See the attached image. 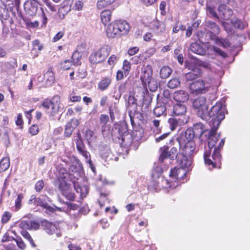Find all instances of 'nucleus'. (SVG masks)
I'll return each mask as SVG.
<instances>
[{
  "label": "nucleus",
  "mask_w": 250,
  "mask_h": 250,
  "mask_svg": "<svg viewBox=\"0 0 250 250\" xmlns=\"http://www.w3.org/2000/svg\"><path fill=\"white\" fill-rule=\"evenodd\" d=\"M160 121L159 120L154 119L152 121V125L156 128L157 131L160 132L161 128L160 127Z\"/></svg>",
  "instance_id": "obj_64"
},
{
  "label": "nucleus",
  "mask_w": 250,
  "mask_h": 250,
  "mask_svg": "<svg viewBox=\"0 0 250 250\" xmlns=\"http://www.w3.org/2000/svg\"><path fill=\"white\" fill-rule=\"evenodd\" d=\"M44 187V182L42 180L38 181L35 185V189L37 192H40Z\"/></svg>",
  "instance_id": "obj_54"
},
{
  "label": "nucleus",
  "mask_w": 250,
  "mask_h": 250,
  "mask_svg": "<svg viewBox=\"0 0 250 250\" xmlns=\"http://www.w3.org/2000/svg\"><path fill=\"white\" fill-rule=\"evenodd\" d=\"M76 148L79 154L84 157L85 162L88 163L90 167H92V163L91 160L90 154L89 152L86 150L85 145L83 142L80 133L78 134L77 138L76 140Z\"/></svg>",
  "instance_id": "obj_10"
},
{
  "label": "nucleus",
  "mask_w": 250,
  "mask_h": 250,
  "mask_svg": "<svg viewBox=\"0 0 250 250\" xmlns=\"http://www.w3.org/2000/svg\"><path fill=\"white\" fill-rule=\"evenodd\" d=\"M166 111V107L164 105H160L157 107H156L154 110L153 112L154 114L157 116L159 117L162 115H163Z\"/></svg>",
  "instance_id": "obj_45"
},
{
  "label": "nucleus",
  "mask_w": 250,
  "mask_h": 250,
  "mask_svg": "<svg viewBox=\"0 0 250 250\" xmlns=\"http://www.w3.org/2000/svg\"><path fill=\"white\" fill-rule=\"evenodd\" d=\"M212 50L216 55L220 56L224 58L227 57V54L226 52L217 47L213 46Z\"/></svg>",
  "instance_id": "obj_51"
},
{
  "label": "nucleus",
  "mask_w": 250,
  "mask_h": 250,
  "mask_svg": "<svg viewBox=\"0 0 250 250\" xmlns=\"http://www.w3.org/2000/svg\"><path fill=\"white\" fill-rule=\"evenodd\" d=\"M195 133L199 135H201L204 132L205 128L204 125L201 123H197L194 125L193 128Z\"/></svg>",
  "instance_id": "obj_39"
},
{
  "label": "nucleus",
  "mask_w": 250,
  "mask_h": 250,
  "mask_svg": "<svg viewBox=\"0 0 250 250\" xmlns=\"http://www.w3.org/2000/svg\"><path fill=\"white\" fill-rule=\"evenodd\" d=\"M64 35V33L62 31L59 32L53 38V42H56L60 40Z\"/></svg>",
  "instance_id": "obj_63"
},
{
  "label": "nucleus",
  "mask_w": 250,
  "mask_h": 250,
  "mask_svg": "<svg viewBox=\"0 0 250 250\" xmlns=\"http://www.w3.org/2000/svg\"><path fill=\"white\" fill-rule=\"evenodd\" d=\"M79 122L76 119L72 120L66 124L64 131V135L69 137L71 136L74 129L78 125Z\"/></svg>",
  "instance_id": "obj_26"
},
{
  "label": "nucleus",
  "mask_w": 250,
  "mask_h": 250,
  "mask_svg": "<svg viewBox=\"0 0 250 250\" xmlns=\"http://www.w3.org/2000/svg\"><path fill=\"white\" fill-rule=\"evenodd\" d=\"M189 169L179 167H175L171 169L168 180L169 182V188H174L177 187L179 184L185 183L187 181L186 178L187 173Z\"/></svg>",
  "instance_id": "obj_3"
},
{
  "label": "nucleus",
  "mask_w": 250,
  "mask_h": 250,
  "mask_svg": "<svg viewBox=\"0 0 250 250\" xmlns=\"http://www.w3.org/2000/svg\"><path fill=\"white\" fill-rule=\"evenodd\" d=\"M225 107L221 102H217L210 110L206 113L203 120L208 123L210 127L218 128L221 122L225 118Z\"/></svg>",
  "instance_id": "obj_2"
},
{
  "label": "nucleus",
  "mask_w": 250,
  "mask_h": 250,
  "mask_svg": "<svg viewBox=\"0 0 250 250\" xmlns=\"http://www.w3.org/2000/svg\"><path fill=\"white\" fill-rule=\"evenodd\" d=\"M172 69L168 66H163L160 70V77L161 79H165L168 78L171 74Z\"/></svg>",
  "instance_id": "obj_32"
},
{
  "label": "nucleus",
  "mask_w": 250,
  "mask_h": 250,
  "mask_svg": "<svg viewBox=\"0 0 250 250\" xmlns=\"http://www.w3.org/2000/svg\"><path fill=\"white\" fill-rule=\"evenodd\" d=\"M172 97L178 103H185L188 101L189 95L188 91L183 90L175 91L172 94Z\"/></svg>",
  "instance_id": "obj_17"
},
{
  "label": "nucleus",
  "mask_w": 250,
  "mask_h": 250,
  "mask_svg": "<svg viewBox=\"0 0 250 250\" xmlns=\"http://www.w3.org/2000/svg\"><path fill=\"white\" fill-rule=\"evenodd\" d=\"M74 188L76 191L80 194L81 198L85 197L88 193V188L86 186H81L78 181H73Z\"/></svg>",
  "instance_id": "obj_25"
},
{
  "label": "nucleus",
  "mask_w": 250,
  "mask_h": 250,
  "mask_svg": "<svg viewBox=\"0 0 250 250\" xmlns=\"http://www.w3.org/2000/svg\"><path fill=\"white\" fill-rule=\"evenodd\" d=\"M84 137L89 147H93L96 146L98 143L96 134L93 131L89 129L86 130Z\"/></svg>",
  "instance_id": "obj_18"
},
{
  "label": "nucleus",
  "mask_w": 250,
  "mask_h": 250,
  "mask_svg": "<svg viewBox=\"0 0 250 250\" xmlns=\"http://www.w3.org/2000/svg\"><path fill=\"white\" fill-rule=\"evenodd\" d=\"M192 106L196 110L198 116L203 119L206 113H207L208 106L206 98L200 96L195 99L192 102Z\"/></svg>",
  "instance_id": "obj_7"
},
{
  "label": "nucleus",
  "mask_w": 250,
  "mask_h": 250,
  "mask_svg": "<svg viewBox=\"0 0 250 250\" xmlns=\"http://www.w3.org/2000/svg\"><path fill=\"white\" fill-rule=\"evenodd\" d=\"M116 0H98L97 6L99 9H102L111 5Z\"/></svg>",
  "instance_id": "obj_36"
},
{
  "label": "nucleus",
  "mask_w": 250,
  "mask_h": 250,
  "mask_svg": "<svg viewBox=\"0 0 250 250\" xmlns=\"http://www.w3.org/2000/svg\"><path fill=\"white\" fill-rule=\"evenodd\" d=\"M188 122V118L186 117H172L168 120L169 127L171 131H174L177 128L186 124Z\"/></svg>",
  "instance_id": "obj_14"
},
{
  "label": "nucleus",
  "mask_w": 250,
  "mask_h": 250,
  "mask_svg": "<svg viewBox=\"0 0 250 250\" xmlns=\"http://www.w3.org/2000/svg\"><path fill=\"white\" fill-rule=\"evenodd\" d=\"M139 50V48L137 46L130 47L128 50V54L129 56H133L137 53Z\"/></svg>",
  "instance_id": "obj_60"
},
{
  "label": "nucleus",
  "mask_w": 250,
  "mask_h": 250,
  "mask_svg": "<svg viewBox=\"0 0 250 250\" xmlns=\"http://www.w3.org/2000/svg\"><path fill=\"white\" fill-rule=\"evenodd\" d=\"M23 198L22 194H19L18 195V197L15 200V210H18L21 207V200Z\"/></svg>",
  "instance_id": "obj_49"
},
{
  "label": "nucleus",
  "mask_w": 250,
  "mask_h": 250,
  "mask_svg": "<svg viewBox=\"0 0 250 250\" xmlns=\"http://www.w3.org/2000/svg\"><path fill=\"white\" fill-rule=\"evenodd\" d=\"M195 63L200 67H203L207 70L212 71L211 64L207 62L201 61L199 59H195Z\"/></svg>",
  "instance_id": "obj_41"
},
{
  "label": "nucleus",
  "mask_w": 250,
  "mask_h": 250,
  "mask_svg": "<svg viewBox=\"0 0 250 250\" xmlns=\"http://www.w3.org/2000/svg\"><path fill=\"white\" fill-rule=\"evenodd\" d=\"M33 48L32 51L34 50L38 49L39 51H41L42 48V45L40 42V41L38 40H36L33 42Z\"/></svg>",
  "instance_id": "obj_53"
},
{
  "label": "nucleus",
  "mask_w": 250,
  "mask_h": 250,
  "mask_svg": "<svg viewBox=\"0 0 250 250\" xmlns=\"http://www.w3.org/2000/svg\"><path fill=\"white\" fill-rule=\"evenodd\" d=\"M116 103L114 102V104L109 105V114L110 116L111 119L112 121L114 119V110H115V108H116Z\"/></svg>",
  "instance_id": "obj_56"
},
{
  "label": "nucleus",
  "mask_w": 250,
  "mask_h": 250,
  "mask_svg": "<svg viewBox=\"0 0 250 250\" xmlns=\"http://www.w3.org/2000/svg\"><path fill=\"white\" fill-rule=\"evenodd\" d=\"M59 189L61 190L62 195L69 200H74L75 199L74 194L68 188V186L64 181L61 182L59 186Z\"/></svg>",
  "instance_id": "obj_22"
},
{
  "label": "nucleus",
  "mask_w": 250,
  "mask_h": 250,
  "mask_svg": "<svg viewBox=\"0 0 250 250\" xmlns=\"http://www.w3.org/2000/svg\"><path fill=\"white\" fill-rule=\"evenodd\" d=\"M112 11L110 10H104L100 13V18L102 23L106 25L111 20Z\"/></svg>",
  "instance_id": "obj_27"
},
{
  "label": "nucleus",
  "mask_w": 250,
  "mask_h": 250,
  "mask_svg": "<svg viewBox=\"0 0 250 250\" xmlns=\"http://www.w3.org/2000/svg\"><path fill=\"white\" fill-rule=\"evenodd\" d=\"M218 10L220 16L224 20L229 19L233 14L232 9L224 4H220Z\"/></svg>",
  "instance_id": "obj_21"
},
{
  "label": "nucleus",
  "mask_w": 250,
  "mask_h": 250,
  "mask_svg": "<svg viewBox=\"0 0 250 250\" xmlns=\"http://www.w3.org/2000/svg\"><path fill=\"white\" fill-rule=\"evenodd\" d=\"M207 13L210 17H214V18H218L217 14L215 12V8L209 4L208 3L207 4Z\"/></svg>",
  "instance_id": "obj_46"
},
{
  "label": "nucleus",
  "mask_w": 250,
  "mask_h": 250,
  "mask_svg": "<svg viewBox=\"0 0 250 250\" xmlns=\"http://www.w3.org/2000/svg\"><path fill=\"white\" fill-rule=\"evenodd\" d=\"M117 62V57L115 55H111L108 60V63L110 65H114Z\"/></svg>",
  "instance_id": "obj_62"
},
{
  "label": "nucleus",
  "mask_w": 250,
  "mask_h": 250,
  "mask_svg": "<svg viewBox=\"0 0 250 250\" xmlns=\"http://www.w3.org/2000/svg\"><path fill=\"white\" fill-rule=\"evenodd\" d=\"M218 128L211 127L208 133V147H205L204 158L206 165H208L209 169L216 167L220 164L221 156L220 149L225 143V139H221L218 145L215 146L220 139V134H216Z\"/></svg>",
  "instance_id": "obj_1"
},
{
  "label": "nucleus",
  "mask_w": 250,
  "mask_h": 250,
  "mask_svg": "<svg viewBox=\"0 0 250 250\" xmlns=\"http://www.w3.org/2000/svg\"><path fill=\"white\" fill-rule=\"evenodd\" d=\"M200 74L194 73L193 72H189L186 74L185 78L187 81H192L196 79Z\"/></svg>",
  "instance_id": "obj_50"
},
{
  "label": "nucleus",
  "mask_w": 250,
  "mask_h": 250,
  "mask_svg": "<svg viewBox=\"0 0 250 250\" xmlns=\"http://www.w3.org/2000/svg\"><path fill=\"white\" fill-rule=\"evenodd\" d=\"M86 75V71L84 69L81 70L80 69H79L76 75L77 79H83L85 78Z\"/></svg>",
  "instance_id": "obj_58"
},
{
  "label": "nucleus",
  "mask_w": 250,
  "mask_h": 250,
  "mask_svg": "<svg viewBox=\"0 0 250 250\" xmlns=\"http://www.w3.org/2000/svg\"><path fill=\"white\" fill-rule=\"evenodd\" d=\"M162 172V169L160 167H156L152 172V180L149 187L153 188L157 191L160 190L161 187H164L165 184L169 186L168 180L164 179L161 176Z\"/></svg>",
  "instance_id": "obj_4"
},
{
  "label": "nucleus",
  "mask_w": 250,
  "mask_h": 250,
  "mask_svg": "<svg viewBox=\"0 0 250 250\" xmlns=\"http://www.w3.org/2000/svg\"><path fill=\"white\" fill-rule=\"evenodd\" d=\"M142 83L146 88L148 87L149 90L152 92L156 91L158 88V83L156 80L153 77L149 79L147 82H144Z\"/></svg>",
  "instance_id": "obj_30"
},
{
  "label": "nucleus",
  "mask_w": 250,
  "mask_h": 250,
  "mask_svg": "<svg viewBox=\"0 0 250 250\" xmlns=\"http://www.w3.org/2000/svg\"><path fill=\"white\" fill-rule=\"evenodd\" d=\"M12 239L15 241L20 249L23 250L25 248L26 245L20 236H17L16 238H12Z\"/></svg>",
  "instance_id": "obj_47"
},
{
  "label": "nucleus",
  "mask_w": 250,
  "mask_h": 250,
  "mask_svg": "<svg viewBox=\"0 0 250 250\" xmlns=\"http://www.w3.org/2000/svg\"><path fill=\"white\" fill-rule=\"evenodd\" d=\"M70 100L71 102H76L81 101V97L79 95H76L75 93H71L69 96Z\"/></svg>",
  "instance_id": "obj_61"
},
{
  "label": "nucleus",
  "mask_w": 250,
  "mask_h": 250,
  "mask_svg": "<svg viewBox=\"0 0 250 250\" xmlns=\"http://www.w3.org/2000/svg\"><path fill=\"white\" fill-rule=\"evenodd\" d=\"M195 134V131L192 129H188L185 131L184 134H181L179 137H183L184 139L187 141H193V139Z\"/></svg>",
  "instance_id": "obj_34"
},
{
  "label": "nucleus",
  "mask_w": 250,
  "mask_h": 250,
  "mask_svg": "<svg viewBox=\"0 0 250 250\" xmlns=\"http://www.w3.org/2000/svg\"><path fill=\"white\" fill-rule=\"evenodd\" d=\"M72 65V62L69 60H65L62 63V68L64 70H68L69 69Z\"/></svg>",
  "instance_id": "obj_59"
},
{
  "label": "nucleus",
  "mask_w": 250,
  "mask_h": 250,
  "mask_svg": "<svg viewBox=\"0 0 250 250\" xmlns=\"http://www.w3.org/2000/svg\"><path fill=\"white\" fill-rule=\"evenodd\" d=\"M44 79L47 85H51L54 82L55 77L53 72L51 70H48L44 74Z\"/></svg>",
  "instance_id": "obj_35"
},
{
  "label": "nucleus",
  "mask_w": 250,
  "mask_h": 250,
  "mask_svg": "<svg viewBox=\"0 0 250 250\" xmlns=\"http://www.w3.org/2000/svg\"><path fill=\"white\" fill-rule=\"evenodd\" d=\"M209 85L203 80L193 82L189 86L191 92L195 95L205 93L208 90Z\"/></svg>",
  "instance_id": "obj_11"
},
{
  "label": "nucleus",
  "mask_w": 250,
  "mask_h": 250,
  "mask_svg": "<svg viewBox=\"0 0 250 250\" xmlns=\"http://www.w3.org/2000/svg\"><path fill=\"white\" fill-rule=\"evenodd\" d=\"M176 142L179 146L180 153L191 156L196 153L195 143L194 141H187L183 137H178Z\"/></svg>",
  "instance_id": "obj_6"
},
{
  "label": "nucleus",
  "mask_w": 250,
  "mask_h": 250,
  "mask_svg": "<svg viewBox=\"0 0 250 250\" xmlns=\"http://www.w3.org/2000/svg\"><path fill=\"white\" fill-rule=\"evenodd\" d=\"M29 131L32 135H36L39 132V127L37 125H33L29 128Z\"/></svg>",
  "instance_id": "obj_55"
},
{
  "label": "nucleus",
  "mask_w": 250,
  "mask_h": 250,
  "mask_svg": "<svg viewBox=\"0 0 250 250\" xmlns=\"http://www.w3.org/2000/svg\"><path fill=\"white\" fill-rule=\"evenodd\" d=\"M106 35L109 38H119L121 37L115 21L110 23L106 28Z\"/></svg>",
  "instance_id": "obj_15"
},
{
  "label": "nucleus",
  "mask_w": 250,
  "mask_h": 250,
  "mask_svg": "<svg viewBox=\"0 0 250 250\" xmlns=\"http://www.w3.org/2000/svg\"><path fill=\"white\" fill-rule=\"evenodd\" d=\"M11 217V213L5 211L4 212L1 218V222L2 224L6 223L8 222V221L10 220V218Z\"/></svg>",
  "instance_id": "obj_52"
},
{
  "label": "nucleus",
  "mask_w": 250,
  "mask_h": 250,
  "mask_svg": "<svg viewBox=\"0 0 250 250\" xmlns=\"http://www.w3.org/2000/svg\"><path fill=\"white\" fill-rule=\"evenodd\" d=\"M130 67L131 64L130 62L127 60H125L123 62V69L125 76H126L129 74Z\"/></svg>",
  "instance_id": "obj_48"
},
{
  "label": "nucleus",
  "mask_w": 250,
  "mask_h": 250,
  "mask_svg": "<svg viewBox=\"0 0 250 250\" xmlns=\"http://www.w3.org/2000/svg\"><path fill=\"white\" fill-rule=\"evenodd\" d=\"M189 49L192 52L200 55H204L206 53L205 49L197 42L192 43L190 45Z\"/></svg>",
  "instance_id": "obj_28"
},
{
  "label": "nucleus",
  "mask_w": 250,
  "mask_h": 250,
  "mask_svg": "<svg viewBox=\"0 0 250 250\" xmlns=\"http://www.w3.org/2000/svg\"><path fill=\"white\" fill-rule=\"evenodd\" d=\"M43 107L48 110V112L52 116H54L58 112L62 111L61 107L60 97L58 95L54 96L51 100L45 99L42 104Z\"/></svg>",
  "instance_id": "obj_5"
},
{
  "label": "nucleus",
  "mask_w": 250,
  "mask_h": 250,
  "mask_svg": "<svg viewBox=\"0 0 250 250\" xmlns=\"http://www.w3.org/2000/svg\"><path fill=\"white\" fill-rule=\"evenodd\" d=\"M177 161L180 167L190 169V167L192 164V159L190 156L180 153Z\"/></svg>",
  "instance_id": "obj_16"
},
{
  "label": "nucleus",
  "mask_w": 250,
  "mask_h": 250,
  "mask_svg": "<svg viewBox=\"0 0 250 250\" xmlns=\"http://www.w3.org/2000/svg\"><path fill=\"white\" fill-rule=\"evenodd\" d=\"M206 26L210 32V34H215L219 32V26L213 21H208L206 23Z\"/></svg>",
  "instance_id": "obj_31"
},
{
  "label": "nucleus",
  "mask_w": 250,
  "mask_h": 250,
  "mask_svg": "<svg viewBox=\"0 0 250 250\" xmlns=\"http://www.w3.org/2000/svg\"><path fill=\"white\" fill-rule=\"evenodd\" d=\"M215 42L224 48H227L230 46V42L227 39L217 38L215 39Z\"/></svg>",
  "instance_id": "obj_42"
},
{
  "label": "nucleus",
  "mask_w": 250,
  "mask_h": 250,
  "mask_svg": "<svg viewBox=\"0 0 250 250\" xmlns=\"http://www.w3.org/2000/svg\"><path fill=\"white\" fill-rule=\"evenodd\" d=\"M116 22L121 36L127 35L130 28L129 24L124 20H117Z\"/></svg>",
  "instance_id": "obj_23"
},
{
  "label": "nucleus",
  "mask_w": 250,
  "mask_h": 250,
  "mask_svg": "<svg viewBox=\"0 0 250 250\" xmlns=\"http://www.w3.org/2000/svg\"><path fill=\"white\" fill-rule=\"evenodd\" d=\"M187 110V107L184 104L177 103L173 105L172 113L175 116L184 117Z\"/></svg>",
  "instance_id": "obj_24"
},
{
  "label": "nucleus",
  "mask_w": 250,
  "mask_h": 250,
  "mask_svg": "<svg viewBox=\"0 0 250 250\" xmlns=\"http://www.w3.org/2000/svg\"><path fill=\"white\" fill-rule=\"evenodd\" d=\"M231 23L235 28L239 29H243L247 26L246 23L243 22L240 20L235 18L231 20Z\"/></svg>",
  "instance_id": "obj_38"
},
{
  "label": "nucleus",
  "mask_w": 250,
  "mask_h": 250,
  "mask_svg": "<svg viewBox=\"0 0 250 250\" xmlns=\"http://www.w3.org/2000/svg\"><path fill=\"white\" fill-rule=\"evenodd\" d=\"M181 82L179 78H174L170 80L167 83V86L170 89H174L180 85Z\"/></svg>",
  "instance_id": "obj_40"
},
{
  "label": "nucleus",
  "mask_w": 250,
  "mask_h": 250,
  "mask_svg": "<svg viewBox=\"0 0 250 250\" xmlns=\"http://www.w3.org/2000/svg\"><path fill=\"white\" fill-rule=\"evenodd\" d=\"M111 80L109 77H106L101 80L98 83V88L101 90L106 89L110 84Z\"/></svg>",
  "instance_id": "obj_33"
},
{
  "label": "nucleus",
  "mask_w": 250,
  "mask_h": 250,
  "mask_svg": "<svg viewBox=\"0 0 250 250\" xmlns=\"http://www.w3.org/2000/svg\"><path fill=\"white\" fill-rule=\"evenodd\" d=\"M100 122L103 124L102 126V132L104 137H109L111 134L110 127L106 125V124L109 121V117L107 115L102 114L100 118Z\"/></svg>",
  "instance_id": "obj_20"
},
{
  "label": "nucleus",
  "mask_w": 250,
  "mask_h": 250,
  "mask_svg": "<svg viewBox=\"0 0 250 250\" xmlns=\"http://www.w3.org/2000/svg\"><path fill=\"white\" fill-rule=\"evenodd\" d=\"M117 130L119 133L118 137L122 140V143L125 146H129L132 141L131 135L129 134L127 129L125 126L118 125L115 128L114 132Z\"/></svg>",
  "instance_id": "obj_12"
},
{
  "label": "nucleus",
  "mask_w": 250,
  "mask_h": 250,
  "mask_svg": "<svg viewBox=\"0 0 250 250\" xmlns=\"http://www.w3.org/2000/svg\"><path fill=\"white\" fill-rule=\"evenodd\" d=\"M41 226L45 232L49 235L55 234L57 237L62 235V231L59 224L44 220L41 221Z\"/></svg>",
  "instance_id": "obj_9"
},
{
  "label": "nucleus",
  "mask_w": 250,
  "mask_h": 250,
  "mask_svg": "<svg viewBox=\"0 0 250 250\" xmlns=\"http://www.w3.org/2000/svg\"><path fill=\"white\" fill-rule=\"evenodd\" d=\"M66 4H65V2L62 4V6L59 8L58 13L59 17L62 19L64 18V16L67 14L68 11L71 9V2L70 0L66 1Z\"/></svg>",
  "instance_id": "obj_29"
},
{
  "label": "nucleus",
  "mask_w": 250,
  "mask_h": 250,
  "mask_svg": "<svg viewBox=\"0 0 250 250\" xmlns=\"http://www.w3.org/2000/svg\"><path fill=\"white\" fill-rule=\"evenodd\" d=\"M10 166V160L8 157H4L0 162V168L2 171L7 170Z\"/></svg>",
  "instance_id": "obj_43"
},
{
  "label": "nucleus",
  "mask_w": 250,
  "mask_h": 250,
  "mask_svg": "<svg viewBox=\"0 0 250 250\" xmlns=\"http://www.w3.org/2000/svg\"><path fill=\"white\" fill-rule=\"evenodd\" d=\"M195 59L196 58H194L192 60V61L188 63L187 64V67L189 70H190V72H193L194 73L200 74L201 73V69L199 68V66H197V65L195 63Z\"/></svg>",
  "instance_id": "obj_37"
},
{
  "label": "nucleus",
  "mask_w": 250,
  "mask_h": 250,
  "mask_svg": "<svg viewBox=\"0 0 250 250\" xmlns=\"http://www.w3.org/2000/svg\"><path fill=\"white\" fill-rule=\"evenodd\" d=\"M29 229H38L40 228V224L35 221H30L29 223Z\"/></svg>",
  "instance_id": "obj_57"
},
{
  "label": "nucleus",
  "mask_w": 250,
  "mask_h": 250,
  "mask_svg": "<svg viewBox=\"0 0 250 250\" xmlns=\"http://www.w3.org/2000/svg\"><path fill=\"white\" fill-rule=\"evenodd\" d=\"M153 70L150 65H144L142 68L141 80L142 83L147 82L152 78Z\"/></svg>",
  "instance_id": "obj_19"
},
{
  "label": "nucleus",
  "mask_w": 250,
  "mask_h": 250,
  "mask_svg": "<svg viewBox=\"0 0 250 250\" xmlns=\"http://www.w3.org/2000/svg\"><path fill=\"white\" fill-rule=\"evenodd\" d=\"M109 54L108 46H103L100 49L92 53L89 57L90 62L93 64L104 61Z\"/></svg>",
  "instance_id": "obj_8"
},
{
  "label": "nucleus",
  "mask_w": 250,
  "mask_h": 250,
  "mask_svg": "<svg viewBox=\"0 0 250 250\" xmlns=\"http://www.w3.org/2000/svg\"><path fill=\"white\" fill-rule=\"evenodd\" d=\"M177 149L175 147H172L169 152L164 150L159 157V161L162 163L170 164V161L174 158H178Z\"/></svg>",
  "instance_id": "obj_13"
},
{
  "label": "nucleus",
  "mask_w": 250,
  "mask_h": 250,
  "mask_svg": "<svg viewBox=\"0 0 250 250\" xmlns=\"http://www.w3.org/2000/svg\"><path fill=\"white\" fill-rule=\"evenodd\" d=\"M36 206H39L46 208L47 210L50 212H53L54 209L53 208L49 206L48 204L43 200L42 199L38 198L37 204Z\"/></svg>",
  "instance_id": "obj_44"
}]
</instances>
